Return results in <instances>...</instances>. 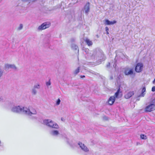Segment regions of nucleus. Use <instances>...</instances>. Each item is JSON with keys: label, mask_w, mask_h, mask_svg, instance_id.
Here are the masks:
<instances>
[{"label": "nucleus", "mask_w": 155, "mask_h": 155, "mask_svg": "<svg viewBox=\"0 0 155 155\" xmlns=\"http://www.w3.org/2000/svg\"><path fill=\"white\" fill-rule=\"evenodd\" d=\"M85 42L89 46H91L93 44L92 41L88 38L85 40Z\"/></svg>", "instance_id": "obj_17"}, {"label": "nucleus", "mask_w": 155, "mask_h": 155, "mask_svg": "<svg viewBox=\"0 0 155 155\" xmlns=\"http://www.w3.org/2000/svg\"><path fill=\"white\" fill-rule=\"evenodd\" d=\"M85 51L86 54H88V56L90 57L92 59L96 58L97 59V58H98V59L100 58L99 56L100 55L102 56L103 55L101 54L99 51H97L96 50L89 51V50L88 49H86Z\"/></svg>", "instance_id": "obj_1"}, {"label": "nucleus", "mask_w": 155, "mask_h": 155, "mask_svg": "<svg viewBox=\"0 0 155 155\" xmlns=\"http://www.w3.org/2000/svg\"><path fill=\"white\" fill-rule=\"evenodd\" d=\"M80 67H78L73 72V74L75 75H76L79 72H80Z\"/></svg>", "instance_id": "obj_18"}, {"label": "nucleus", "mask_w": 155, "mask_h": 155, "mask_svg": "<svg viewBox=\"0 0 155 155\" xmlns=\"http://www.w3.org/2000/svg\"><path fill=\"white\" fill-rule=\"evenodd\" d=\"M25 107L21 106H14L11 109L12 112L17 113H22L24 114Z\"/></svg>", "instance_id": "obj_4"}, {"label": "nucleus", "mask_w": 155, "mask_h": 155, "mask_svg": "<svg viewBox=\"0 0 155 155\" xmlns=\"http://www.w3.org/2000/svg\"><path fill=\"white\" fill-rule=\"evenodd\" d=\"M108 29H108V27H107L105 28L107 34H109V32H108Z\"/></svg>", "instance_id": "obj_28"}, {"label": "nucleus", "mask_w": 155, "mask_h": 155, "mask_svg": "<svg viewBox=\"0 0 155 155\" xmlns=\"http://www.w3.org/2000/svg\"><path fill=\"white\" fill-rule=\"evenodd\" d=\"M145 91H146L145 87H144L142 89V93H141V94L140 95V96L143 97L145 94H144V93Z\"/></svg>", "instance_id": "obj_19"}, {"label": "nucleus", "mask_w": 155, "mask_h": 155, "mask_svg": "<svg viewBox=\"0 0 155 155\" xmlns=\"http://www.w3.org/2000/svg\"><path fill=\"white\" fill-rule=\"evenodd\" d=\"M10 68H11L15 71H17L18 70L17 68L14 64H6L5 65V70H7Z\"/></svg>", "instance_id": "obj_8"}, {"label": "nucleus", "mask_w": 155, "mask_h": 155, "mask_svg": "<svg viewBox=\"0 0 155 155\" xmlns=\"http://www.w3.org/2000/svg\"><path fill=\"white\" fill-rule=\"evenodd\" d=\"M155 80H154L153 81V84H154V83H155Z\"/></svg>", "instance_id": "obj_37"}, {"label": "nucleus", "mask_w": 155, "mask_h": 155, "mask_svg": "<svg viewBox=\"0 0 155 155\" xmlns=\"http://www.w3.org/2000/svg\"><path fill=\"white\" fill-rule=\"evenodd\" d=\"M155 109V106L154 104H150L147 106L145 108V111L151 112Z\"/></svg>", "instance_id": "obj_6"}, {"label": "nucleus", "mask_w": 155, "mask_h": 155, "mask_svg": "<svg viewBox=\"0 0 155 155\" xmlns=\"http://www.w3.org/2000/svg\"><path fill=\"white\" fill-rule=\"evenodd\" d=\"M37 0H22V1L25 2H28L29 3H33L35 2Z\"/></svg>", "instance_id": "obj_21"}, {"label": "nucleus", "mask_w": 155, "mask_h": 155, "mask_svg": "<svg viewBox=\"0 0 155 155\" xmlns=\"http://www.w3.org/2000/svg\"><path fill=\"white\" fill-rule=\"evenodd\" d=\"M103 119H104L106 120H107L108 119L107 117L105 116H104L103 117Z\"/></svg>", "instance_id": "obj_31"}, {"label": "nucleus", "mask_w": 155, "mask_h": 155, "mask_svg": "<svg viewBox=\"0 0 155 155\" xmlns=\"http://www.w3.org/2000/svg\"><path fill=\"white\" fill-rule=\"evenodd\" d=\"M40 87V86L39 84H37L35 85L34 86L33 88L36 89V88L39 89Z\"/></svg>", "instance_id": "obj_24"}, {"label": "nucleus", "mask_w": 155, "mask_h": 155, "mask_svg": "<svg viewBox=\"0 0 155 155\" xmlns=\"http://www.w3.org/2000/svg\"><path fill=\"white\" fill-rule=\"evenodd\" d=\"M24 114L25 115L31 116L33 114H36L37 112L36 110L31 106H29L28 108L25 107Z\"/></svg>", "instance_id": "obj_3"}, {"label": "nucleus", "mask_w": 155, "mask_h": 155, "mask_svg": "<svg viewBox=\"0 0 155 155\" xmlns=\"http://www.w3.org/2000/svg\"><path fill=\"white\" fill-rule=\"evenodd\" d=\"M143 65L141 63H139L137 64L135 68V71L137 72H141L143 68Z\"/></svg>", "instance_id": "obj_7"}, {"label": "nucleus", "mask_w": 155, "mask_h": 155, "mask_svg": "<svg viewBox=\"0 0 155 155\" xmlns=\"http://www.w3.org/2000/svg\"><path fill=\"white\" fill-rule=\"evenodd\" d=\"M60 102H61V100L59 98L56 101V104L57 105H59L60 104Z\"/></svg>", "instance_id": "obj_26"}, {"label": "nucleus", "mask_w": 155, "mask_h": 155, "mask_svg": "<svg viewBox=\"0 0 155 155\" xmlns=\"http://www.w3.org/2000/svg\"><path fill=\"white\" fill-rule=\"evenodd\" d=\"M140 138L142 139H146L147 137L146 136L143 134H141L140 135Z\"/></svg>", "instance_id": "obj_23"}, {"label": "nucleus", "mask_w": 155, "mask_h": 155, "mask_svg": "<svg viewBox=\"0 0 155 155\" xmlns=\"http://www.w3.org/2000/svg\"><path fill=\"white\" fill-rule=\"evenodd\" d=\"M155 91V86H153L152 87V91L154 92Z\"/></svg>", "instance_id": "obj_29"}, {"label": "nucleus", "mask_w": 155, "mask_h": 155, "mask_svg": "<svg viewBox=\"0 0 155 155\" xmlns=\"http://www.w3.org/2000/svg\"><path fill=\"white\" fill-rule=\"evenodd\" d=\"M80 78H83L85 77V76L84 75H81Z\"/></svg>", "instance_id": "obj_32"}, {"label": "nucleus", "mask_w": 155, "mask_h": 155, "mask_svg": "<svg viewBox=\"0 0 155 155\" xmlns=\"http://www.w3.org/2000/svg\"><path fill=\"white\" fill-rule=\"evenodd\" d=\"M71 47L74 50H77L78 52H79V49L78 46L74 44L71 45Z\"/></svg>", "instance_id": "obj_16"}, {"label": "nucleus", "mask_w": 155, "mask_h": 155, "mask_svg": "<svg viewBox=\"0 0 155 155\" xmlns=\"http://www.w3.org/2000/svg\"><path fill=\"white\" fill-rule=\"evenodd\" d=\"M116 23V21H109L108 19H106L104 21V24L105 25H113Z\"/></svg>", "instance_id": "obj_12"}, {"label": "nucleus", "mask_w": 155, "mask_h": 155, "mask_svg": "<svg viewBox=\"0 0 155 155\" xmlns=\"http://www.w3.org/2000/svg\"><path fill=\"white\" fill-rule=\"evenodd\" d=\"M115 101V97L114 96H111L108 100L109 104L110 105H112Z\"/></svg>", "instance_id": "obj_14"}, {"label": "nucleus", "mask_w": 155, "mask_h": 155, "mask_svg": "<svg viewBox=\"0 0 155 155\" xmlns=\"http://www.w3.org/2000/svg\"><path fill=\"white\" fill-rule=\"evenodd\" d=\"M50 134L54 136H58L60 134L58 131L56 130H52L50 132Z\"/></svg>", "instance_id": "obj_10"}, {"label": "nucleus", "mask_w": 155, "mask_h": 155, "mask_svg": "<svg viewBox=\"0 0 155 155\" xmlns=\"http://www.w3.org/2000/svg\"><path fill=\"white\" fill-rule=\"evenodd\" d=\"M23 28V25L22 24H20L19 25V27L18 28V30H21Z\"/></svg>", "instance_id": "obj_25"}, {"label": "nucleus", "mask_w": 155, "mask_h": 155, "mask_svg": "<svg viewBox=\"0 0 155 155\" xmlns=\"http://www.w3.org/2000/svg\"><path fill=\"white\" fill-rule=\"evenodd\" d=\"M153 104H155V100H153Z\"/></svg>", "instance_id": "obj_36"}, {"label": "nucleus", "mask_w": 155, "mask_h": 155, "mask_svg": "<svg viewBox=\"0 0 155 155\" xmlns=\"http://www.w3.org/2000/svg\"><path fill=\"white\" fill-rule=\"evenodd\" d=\"M84 9L85 10V13L86 14H87L90 10V3L89 2H87L86 3L84 6Z\"/></svg>", "instance_id": "obj_13"}, {"label": "nucleus", "mask_w": 155, "mask_h": 155, "mask_svg": "<svg viewBox=\"0 0 155 155\" xmlns=\"http://www.w3.org/2000/svg\"><path fill=\"white\" fill-rule=\"evenodd\" d=\"M32 118L34 119H37V118L36 117H32Z\"/></svg>", "instance_id": "obj_34"}, {"label": "nucleus", "mask_w": 155, "mask_h": 155, "mask_svg": "<svg viewBox=\"0 0 155 155\" xmlns=\"http://www.w3.org/2000/svg\"><path fill=\"white\" fill-rule=\"evenodd\" d=\"M50 26V24L48 22H45L42 24L41 25L39 26L38 29L39 31L48 28Z\"/></svg>", "instance_id": "obj_5"}, {"label": "nucleus", "mask_w": 155, "mask_h": 155, "mask_svg": "<svg viewBox=\"0 0 155 155\" xmlns=\"http://www.w3.org/2000/svg\"><path fill=\"white\" fill-rule=\"evenodd\" d=\"M120 91V89L119 88L117 90L115 94L114 95V96L115 97L118 98V97L119 94V93Z\"/></svg>", "instance_id": "obj_20"}, {"label": "nucleus", "mask_w": 155, "mask_h": 155, "mask_svg": "<svg viewBox=\"0 0 155 155\" xmlns=\"http://www.w3.org/2000/svg\"><path fill=\"white\" fill-rule=\"evenodd\" d=\"M3 100V97L2 96H0V101H2Z\"/></svg>", "instance_id": "obj_30"}, {"label": "nucleus", "mask_w": 155, "mask_h": 155, "mask_svg": "<svg viewBox=\"0 0 155 155\" xmlns=\"http://www.w3.org/2000/svg\"><path fill=\"white\" fill-rule=\"evenodd\" d=\"M110 63H108V64L107 65V68L109 67L110 66Z\"/></svg>", "instance_id": "obj_33"}, {"label": "nucleus", "mask_w": 155, "mask_h": 155, "mask_svg": "<svg viewBox=\"0 0 155 155\" xmlns=\"http://www.w3.org/2000/svg\"><path fill=\"white\" fill-rule=\"evenodd\" d=\"M134 94V91H130L126 94L124 96L125 98L128 99L132 95Z\"/></svg>", "instance_id": "obj_15"}, {"label": "nucleus", "mask_w": 155, "mask_h": 155, "mask_svg": "<svg viewBox=\"0 0 155 155\" xmlns=\"http://www.w3.org/2000/svg\"><path fill=\"white\" fill-rule=\"evenodd\" d=\"M124 73L126 75H131L133 74V69H127L124 71Z\"/></svg>", "instance_id": "obj_11"}, {"label": "nucleus", "mask_w": 155, "mask_h": 155, "mask_svg": "<svg viewBox=\"0 0 155 155\" xmlns=\"http://www.w3.org/2000/svg\"><path fill=\"white\" fill-rule=\"evenodd\" d=\"M154 80H155V79H154Z\"/></svg>", "instance_id": "obj_39"}, {"label": "nucleus", "mask_w": 155, "mask_h": 155, "mask_svg": "<svg viewBox=\"0 0 155 155\" xmlns=\"http://www.w3.org/2000/svg\"><path fill=\"white\" fill-rule=\"evenodd\" d=\"M78 144L81 149L84 151L86 152L89 151L88 149L84 144L79 142L78 143Z\"/></svg>", "instance_id": "obj_9"}, {"label": "nucleus", "mask_w": 155, "mask_h": 155, "mask_svg": "<svg viewBox=\"0 0 155 155\" xmlns=\"http://www.w3.org/2000/svg\"><path fill=\"white\" fill-rule=\"evenodd\" d=\"M44 124L50 128L58 129L59 127L56 123L50 119L45 120L43 121Z\"/></svg>", "instance_id": "obj_2"}, {"label": "nucleus", "mask_w": 155, "mask_h": 155, "mask_svg": "<svg viewBox=\"0 0 155 155\" xmlns=\"http://www.w3.org/2000/svg\"><path fill=\"white\" fill-rule=\"evenodd\" d=\"M140 145V143H138V142H137V145Z\"/></svg>", "instance_id": "obj_35"}, {"label": "nucleus", "mask_w": 155, "mask_h": 155, "mask_svg": "<svg viewBox=\"0 0 155 155\" xmlns=\"http://www.w3.org/2000/svg\"><path fill=\"white\" fill-rule=\"evenodd\" d=\"M96 36L97 37V38H98L99 37L98 35H96Z\"/></svg>", "instance_id": "obj_38"}, {"label": "nucleus", "mask_w": 155, "mask_h": 155, "mask_svg": "<svg viewBox=\"0 0 155 155\" xmlns=\"http://www.w3.org/2000/svg\"><path fill=\"white\" fill-rule=\"evenodd\" d=\"M37 91L36 89L33 88L32 90V93L34 95H36L37 94Z\"/></svg>", "instance_id": "obj_22"}, {"label": "nucleus", "mask_w": 155, "mask_h": 155, "mask_svg": "<svg viewBox=\"0 0 155 155\" xmlns=\"http://www.w3.org/2000/svg\"><path fill=\"white\" fill-rule=\"evenodd\" d=\"M51 84V83L50 81L48 82H47L46 83V84L47 86H50Z\"/></svg>", "instance_id": "obj_27"}]
</instances>
